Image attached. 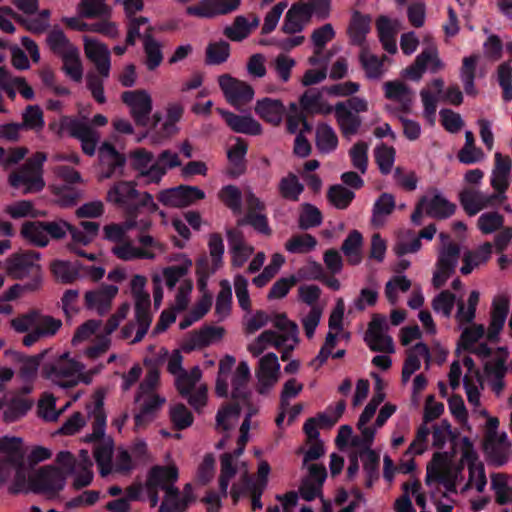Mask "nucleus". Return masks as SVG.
Returning a JSON list of instances; mask_svg holds the SVG:
<instances>
[{"label": "nucleus", "mask_w": 512, "mask_h": 512, "mask_svg": "<svg viewBox=\"0 0 512 512\" xmlns=\"http://www.w3.org/2000/svg\"><path fill=\"white\" fill-rule=\"evenodd\" d=\"M364 341L374 352L393 353V339L384 333L365 335Z\"/></svg>", "instance_id": "63"}, {"label": "nucleus", "mask_w": 512, "mask_h": 512, "mask_svg": "<svg viewBox=\"0 0 512 512\" xmlns=\"http://www.w3.org/2000/svg\"><path fill=\"white\" fill-rule=\"evenodd\" d=\"M509 312V300L506 297H498L493 300L491 320L487 332V339L490 342H497Z\"/></svg>", "instance_id": "18"}, {"label": "nucleus", "mask_w": 512, "mask_h": 512, "mask_svg": "<svg viewBox=\"0 0 512 512\" xmlns=\"http://www.w3.org/2000/svg\"><path fill=\"white\" fill-rule=\"evenodd\" d=\"M278 189L284 199L298 201L299 196L304 191V185L299 182L298 177L294 173L290 172L280 180Z\"/></svg>", "instance_id": "43"}, {"label": "nucleus", "mask_w": 512, "mask_h": 512, "mask_svg": "<svg viewBox=\"0 0 512 512\" xmlns=\"http://www.w3.org/2000/svg\"><path fill=\"white\" fill-rule=\"evenodd\" d=\"M219 86L227 101L232 105L247 104L253 99L254 90L252 86L228 74L219 77Z\"/></svg>", "instance_id": "11"}, {"label": "nucleus", "mask_w": 512, "mask_h": 512, "mask_svg": "<svg viewBox=\"0 0 512 512\" xmlns=\"http://www.w3.org/2000/svg\"><path fill=\"white\" fill-rule=\"evenodd\" d=\"M100 166V179H111L115 176H124V167L127 162L125 154L117 151L110 142H103L98 149Z\"/></svg>", "instance_id": "7"}, {"label": "nucleus", "mask_w": 512, "mask_h": 512, "mask_svg": "<svg viewBox=\"0 0 512 512\" xmlns=\"http://www.w3.org/2000/svg\"><path fill=\"white\" fill-rule=\"evenodd\" d=\"M22 439L19 437L3 436L0 438V453L6 455V462L16 468H22L24 453Z\"/></svg>", "instance_id": "28"}, {"label": "nucleus", "mask_w": 512, "mask_h": 512, "mask_svg": "<svg viewBox=\"0 0 512 512\" xmlns=\"http://www.w3.org/2000/svg\"><path fill=\"white\" fill-rule=\"evenodd\" d=\"M482 192L466 187L459 192V202L469 216H475L483 209Z\"/></svg>", "instance_id": "39"}, {"label": "nucleus", "mask_w": 512, "mask_h": 512, "mask_svg": "<svg viewBox=\"0 0 512 512\" xmlns=\"http://www.w3.org/2000/svg\"><path fill=\"white\" fill-rule=\"evenodd\" d=\"M248 150V144L247 142L238 137L236 138V143L234 146H232L228 152L227 157L232 164V169L230 171V174L233 177H238L242 175L246 170V164H245V156L247 154Z\"/></svg>", "instance_id": "32"}, {"label": "nucleus", "mask_w": 512, "mask_h": 512, "mask_svg": "<svg viewBox=\"0 0 512 512\" xmlns=\"http://www.w3.org/2000/svg\"><path fill=\"white\" fill-rule=\"evenodd\" d=\"M113 456V442L108 440L98 444L94 449V458L100 466V473L102 476L110 473L111 462Z\"/></svg>", "instance_id": "48"}, {"label": "nucleus", "mask_w": 512, "mask_h": 512, "mask_svg": "<svg viewBox=\"0 0 512 512\" xmlns=\"http://www.w3.org/2000/svg\"><path fill=\"white\" fill-rule=\"evenodd\" d=\"M379 455L368 449V452L363 454V469L366 475L365 486L371 488L375 480L379 478Z\"/></svg>", "instance_id": "53"}, {"label": "nucleus", "mask_w": 512, "mask_h": 512, "mask_svg": "<svg viewBox=\"0 0 512 512\" xmlns=\"http://www.w3.org/2000/svg\"><path fill=\"white\" fill-rule=\"evenodd\" d=\"M22 128L39 131L43 129L45 122L43 111L38 105H28L22 114Z\"/></svg>", "instance_id": "59"}, {"label": "nucleus", "mask_w": 512, "mask_h": 512, "mask_svg": "<svg viewBox=\"0 0 512 512\" xmlns=\"http://www.w3.org/2000/svg\"><path fill=\"white\" fill-rule=\"evenodd\" d=\"M316 146L322 153H330L337 148L338 137L329 124L322 123L318 126L316 132Z\"/></svg>", "instance_id": "41"}, {"label": "nucleus", "mask_w": 512, "mask_h": 512, "mask_svg": "<svg viewBox=\"0 0 512 512\" xmlns=\"http://www.w3.org/2000/svg\"><path fill=\"white\" fill-rule=\"evenodd\" d=\"M117 293V286L102 284L99 289L85 293V306L88 309L96 308L99 315H104L111 308V302Z\"/></svg>", "instance_id": "15"}, {"label": "nucleus", "mask_w": 512, "mask_h": 512, "mask_svg": "<svg viewBox=\"0 0 512 512\" xmlns=\"http://www.w3.org/2000/svg\"><path fill=\"white\" fill-rule=\"evenodd\" d=\"M385 97L400 104V111L409 113L413 102L412 90L402 81H387L384 83Z\"/></svg>", "instance_id": "20"}, {"label": "nucleus", "mask_w": 512, "mask_h": 512, "mask_svg": "<svg viewBox=\"0 0 512 512\" xmlns=\"http://www.w3.org/2000/svg\"><path fill=\"white\" fill-rule=\"evenodd\" d=\"M153 28L149 27L143 34V50L145 53V65L149 71H154L163 61L161 44L152 35Z\"/></svg>", "instance_id": "24"}, {"label": "nucleus", "mask_w": 512, "mask_h": 512, "mask_svg": "<svg viewBox=\"0 0 512 512\" xmlns=\"http://www.w3.org/2000/svg\"><path fill=\"white\" fill-rule=\"evenodd\" d=\"M169 416L174 428L177 430H184L190 427L194 421L193 414L182 403L171 407Z\"/></svg>", "instance_id": "55"}, {"label": "nucleus", "mask_w": 512, "mask_h": 512, "mask_svg": "<svg viewBox=\"0 0 512 512\" xmlns=\"http://www.w3.org/2000/svg\"><path fill=\"white\" fill-rule=\"evenodd\" d=\"M177 480L178 469L176 466H153L148 472L145 483L150 505L155 507L158 504V489L164 490V487L168 485V482H176Z\"/></svg>", "instance_id": "9"}, {"label": "nucleus", "mask_w": 512, "mask_h": 512, "mask_svg": "<svg viewBox=\"0 0 512 512\" xmlns=\"http://www.w3.org/2000/svg\"><path fill=\"white\" fill-rule=\"evenodd\" d=\"M219 198L233 213L241 212L242 193L237 186L226 185L222 187L219 192Z\"/></svg>", "instance_id": "56"}, {"label": "nucleus", "mask_w": 512, "mask_h": 512, "mask_svg": "<svg viewBox=\"0 0 512 512\" xmlns=\"http://www.w3.org/2000/svg\"><path fill=\"white\" fill-rule=\"evenodd\" d=\"M388 60V56L382 55L378 57L377 55L369 53L367 49H362L359 54V61L365 71L366 77L369 79H379L384 73V62Z\"/></svg>", "instance_id": "30"}, {"label": "nucleus", "mask_w": 512, "mask_h": 512, "mask_svg": "<svg viewBox=\"0 0 512 512\" xmlns=\"http://www.w3.org/2000/svg\"><path fill=\"white\" fill-rule=\"evenodd\" d=\"M498 427V418L490 417L487 420L484 450L497 461L498 465H502L505 461V457L498 447V444L506 439V434L499 437L497 434Z\"/></svg>", "instance_id": "22"}, {"label": "nucleus", "mask_w": 512, "mask_h": 512, "mask_svg": "<svg viewBox=\"0 0 512 512\" xmlns=\"http://www.w3.org/2000/svg\"><path fill=\"white\" fill-rule=\"evenodd\" d=\"M72 138L81 142V148L84 154L93 156L100 139L99 133L84 120H80L76 130L72 133Z\"/></svg>", "instance_id": "26"}, {"label": "nucleus", "mask_w": 512, "mask_h": 512, "mask_svg": "<svg viewBox=\"0 0 512 512\" xmlns=\"http://www.w3.org/2000/svg\"><path fill=\"white\" fill-rule=\"evenodd\" d=\"M363 244L362 234L358 230H352L342 243L341 251L347 257L350 265H358L362 261L361 246Z\"/></svg>", "instance_id": "33"}, {"label": "nucleus", "mask_w": 512, "mask_h": 512, "mask_svg": "<svg viewBox=\"0 0 512 512\" xmlns=\"http://www.w3.org/2000/svg\"><path fill=\"white\" fill-rule=\"evenodd\" d=\"M371 16L354 11L348 26V35L352 45L362 46L371 29Z\"/></svg>", "instance_id": "23"}, {"label": "nucleus", "mask_w": 512, "mask_h": 512, "mask_svg": "<svg viewBox=\"0 0 512 512\" xmlns=\"http://www.w3.org/2000/svg\"><path fill=\"white\" fill-rule=\"evenodd\" d=\"M349 156L354 168L365 174L368 167V145L363 141L355 143L349 150Z\"/></svg>", "instance_id": "60"}, {"label": "nucleus", "mask_w": 512, "mask_h": 512, "mask_svg": "<svg viewBox=\"0 0 512 512\" xmlns=\"http://www.w3.org/2000/svg\"><path fill=\"white\" fill-rule=\"evenodd\" d=\"M460 255V245L456 242L450 241L439 249L435 266L438 269H442L443 272H450L454 274Z\"/></svg>", "instance_id": "27"}, {"label": "nucleus", "mask_w": 512, "mask_h": 512, "mask_svg": "<svg viewBox=\"0 0 512 512\" xmlns=\"http://www.w3.org/2000/svg\"><path fill=\"white\" fill-rule=\"evenodd\" d=\"M217 112L223 117L227 126L236 133L257 136L262 133L261 124L248 115H237L233 112L217 108Z\"/></svg>", "instance_id": "16"}, {"label": "nucleus", "mask_w": 512, "mask_h": 512, "mask_svg": "<svg viewBox=\"0 0 512 512\" xmlns=\"http://www.w3.org/2000/svg\"><path fill=\"white\" fill-rule=\"evenodd\" d=\"M63 65L61 70L72 81L80 83L83 79V64L80 57L79 49H72L61 59Z\"/></svg>", "instance_id": "35"}, {"label": "nucleus", "mask_w": 512, "mask_h": 512, "mask_svg": "<svg viewBox=\"0 0 512 512\" xmlns=\"http://www.w3.org/2000/svg\"><path fill=\"white\" fill-rule=\"evenodd\" d=\"M461 460L467 463L468 465L469 480L465 487L468 488L474 479L476 469L478 468L480 462L478 461V454L474 449L472 441L470 440L469 437L466 436L462 438Z\"/></svg>", "instance_id": "49"}, {"label": "nucleus", "mask_w": 512, "mask_h": 512, "mask_svg": "<svg viewBox=\"0 0 512 512\" xmlns=\"http://www.w3.org/2000/svg\"><path fill=\"white\" fill-rule=\"evenodd\" d=\"M317 240L308 233L293 235L286 243L285 249L294 254H304L315 249Z\"/></svg>", "instance_id": "44"}, {"label": "nucleus", "mask_w": 512, "mask_h": 512, "mask_svg": "<svg viewBox=\"0 0 512 512\" xmlns=\"http://www.w3.org/2000/svg\"><path fill=\"white\" fill-rule=\"evenodd\" d=\"M285 107L281 100L265 97L258 100L255 106L256 114L265 122L277 126L285 114Z\"/></svg>", "instance_id": "19"}, {"label": "nucleus", "mask_w": 512, "mask_h": 512, "mask_svg": "<svg viewBox=\"0 0 512 512\" xmlns=\"http://www.w3.org/2000/svg\"><path fill=\"white\" fill-rule=\"evenodd\" d=\"M5 355H11L13 360L22 363L20 375L24 379H31L36 375L40 362L44 357V353L37 356H25L12 350H6Z\"/></svg>", "instance_id": "38"}, {"label": "nucleus", "mask_w": 512, "mask_h": 512, "mask_svg": "<svg viewBox=\"0 0 512 512\" xmlns=\"http://www.w3.org/2000/svg\"><path fill=\"white\" fill-rule=\"evenodd\" d=\"M334 113L337 124L344 138L350 139L358 133L362 119L359 115L351 112L345 102H338L334 106Z\"/></svg>", "instance_id": "17"}, {"label": "nucleus", "mask_w": 512, "mask_h": 512, "mask_svg": "<svg viewBox=\"0 0 512 512\" xmlns=\"http://www.w3.org/2000/svg\"><path fill=\"white\" fill-rule=\"evenodd\" d=\"M175 482H168V485L164 487L165 497L159 507L158 512H185L188 503L192 500L191 484H186L184 487L185 495L180 498V491L174 486Z\"/></svg>", "instance_id": "14"}, {"label": "nucleus", "mask_w": 512, "mask_h": 512, "mask_svg": "<svg viewBox=\"0 0 512 512\" xmlns=\"http://www.w3.org/2000/svg\"><path fill=\"white\" fill-rule=\"evenodd\" d=\"M46 43L51 52L61 59L72 49H78L59 28H54L48 33Z\"/></svg>", "instance_id": "36"}, {"label": "nucleus", "mask_w": 512, "mask_h": 512, "mask_svg": "<svg viewBox=\"0 0 512 512\" xmlns=\"http://www.w3.org/2000/svg\"><path fill=\"white\" fill-rule=\"evenodd\" d=\"M456 205L449 202L441 194L436 193L431 199L427 198L425 212L436 219H446L455 213Z\"/></svg>", "instance_id": "31"}, {"label": "nucleus", "mask_w": 512, "mask_h": 512, "mask_svg": "<svg viewBox=\"0 0 512 512\" xmlns=\"http://www.w3.org/2000/svg\"><path fill=\"white\" fill-rule=\"evenodd\" d=\"M224 35L231 41L240 42L250 34L249 22L245 16H236L231 26L225 27Z\"/></svg>", "instance_id": "57"}, {"label": "nucleus", "mask_w": 512, "mask_h": 512, "mask_svg": "<svg viewBox=\"0 0 512 512\" xmlns=\"http://www.w3.org/2000/svg\"><path fill=\"white\" fill-rule=\"evenodd\" d=\"M81 264L66 260H53L50 270L53 276L63 284H72L80 277Z\"/></svg>", "instance_id": "29"}, {"label": "nucleus", "mask_w": 512, "mask_h": 512, "mask_svg": "<svg viewBox=\"0 0 512 512\" xmlns=\"http://www.w3.org/2000/svg\"><path fill=\"white\" fill-rule=\"evenodd\" d=\"M66 485V474L52 465L44 466L30 478V488L34 493L43 494L48 499L56 498Z\"/></svg>", "instance_id": "5"}, {"label": "nucleus", "mask_w": 512, "mask_h": 512, "mask_svg": "<svg viewBox=\"0 0 512 512\" xmlns=\"http://www.w3.org/2000/svg\"><path fill=\"white\" fill-rule=\"evenodd\" d=\"M140 192L134 181L120 180L108 190L106 200L119 207L139 198Z\"/></svg>", "instance_id": "21"}, {"label": "nucleus", "mask_w": 512, "mask_h": 512, "mask_svg": "<svg viewBox=\"0 0 512 512\" xmlns=\"http://www.w3.org/2000/svg\"><path fill=\"white\" fill-rule=\"evenodd\" d=\"M32 403L23 398L13 399L8 407L3 412V421L6 423H13L25 416L31 409Z\"/></svg>", "instance_id": "52"}, {"label": "nucleus", "mask_w": 512, "mask_h": 512, "mask_svg": "<svg viewBox=\"0 0 512 512\" xmlns=\"http://www.w3.org/2000/svg\"><path fill=\"white\" fill-rule=\"evenodd\" d=\"M504 217L498 212L483 213L477 221V226L483 234H491L502 228Z\"/></svg>", "instance_id": "62"}, {"label": "nucleus", "mask_w": 512, "mask_h": 512, "mask_svg": "<svg viewBox=\"0 0 512 512\" xmlns=\"http://www.w3.org/2000/svg\"><path fill=\"white\" fill-rule=\"evenodd\" d=\"M354 198L355 193L341 184L332 185L327 191L328 201L339 210L347 209Z\"/></svg>", "instance_id": "42"}, {"label": "nucleus", "mask_w": 512, "mask_h": 512, "mask_svg": "<svg viewBox=\"0 0 512 512\" xmlns=\"http://www.w3.org/2000/svg\"><path fill=\"white\" fill-rule=\"evenodd\" d=\"M220 291L216 297L215 313L219 320L228 316L232 304V288L230 282L226 279L220 281Z\"/></svg>", "instance_id": "45"}, {"label": "nucleus", "mask_w": 512, "mask_h": 512, "mask_svg": "<svg viewBox=\"0 0 512 512\" xmlns=\"http://www.w3.org/2000/svg\"><path fill=\"white\" fill-rule=\"evenodd\" d=\"M421 357L424 358L426 362H429L431 358L429 348L423 342L415 344L409 350V352L407 353V357L404 361L403 367L415 373L421 367Z\"/></svg>", "instance_id": "46"}, {"label": "nucleus", "mask_w": 512, "mask_h": 512, "mask_svg": "<svg viewBox=\"0 0 512 512\" xmlns=\"http://www.w3.org/2000/svg\"><path fill=\"white\" fill-rule=\"evenodd\" d=\"M230 55V45L226 41L210 43L206 48L205 61L209 65L224 63Z\"/></svg>", "instance_id": "50"}, {"label": "nucleus", "mask_w": 512, "mask_h": 512, "mask_svg": "<svg viewBox=\"0 0 512 512\" xmlns=\"http://www.w3.org/2000/svg\"><path fill=\"white\" fill-rule=\"evenodd\" d=\"M46 159L47 156L44 152H36L17 171L9 175L10 186L15 189L24 186L23 194L42 191L45 186L42 173Z\"/></svg>", "instance_id": "2"}, {"label": "nucleus", "mask_w": 512, "mask_h": 512, "mask_svg": "<svg viewBox=\"0 0 512 512\" xmlns=\"http://www.w3.org/2000/svg\"><path fill=\"white\" fill-rule=\"evenodd\" d=\"M395 208V198L390 193H382L375 201L372 209V223L375 226L383 225L385 217Z\"/></svg>", "instance_id": "37"}, {"label": "nucleus", "mask_w": 512, "mask_h": 512, "mask_svg": "<svg viewBox=\"0 0 512 512\" xmlns=\"http://www.w3.org/2000/svg\"><path fill=\"white\" fill-rule=\"evenodd\" d=\"M69 222L57 218L53 221H25L20 230L21 237L35 247L48 246L50 239L60 241L67 235Z\"/></svg>", "instance_id": "1"}, {"label": "nucleus", "mask_w": 512, "mask_h": 512, "mask_svg": "<svg viewBox=\"0 0 512 512\" xmlns=\"http://www.w3.org/2000/svg\"><path fill=\"white\" fill-rule=\"evenodd\" d=\"M85 54L94 63L98 73L103 78L109 77L111 68L110 51L105 44L85 37Z\"/></svg>", "instance_id": "13"}, {"label": "nucleus", "mask_w": 512, "mask_h": 512, "mask_svg": "<svg viewBox=\"0 0 512 512\" xmlns=\"http://www.w3.org/2000/svg\"><path fill=\"white\" fill-rule=\"evenodd\" d=\"M41 254L37 251L27 250L22 253H14L7 259V273L14 279L31 277L25 283L27 291H35L41 285V266L34 261L39 260Z\"/></svg>", "instance_id": "3"}, {"label": "nucleus", "mask_w": 512, "mask_h": 512, "mask_svg": "<svg viewBox=\"0 0 512 512\" xmlns=\"http://www.w3.org/2000/svg\"><path fill=\"white\" fill-rule=\"evenodd\" d=\"M241 0H200L197 5L188 6L186 14L198 18L211 19L237 11Z\"/></svg>", "instance_id": "10"}, {"label": "nucleus", "mask_w": 512, "mask_h": 512, "mask_svg": "<svg viewBox=\"0 0 512 512\" xmlns=\"http://www.w3.org/2000/svg\"><path fill=\"white\" fill-rule=\"evenodd\" d=\"M478 60L479 56L476 54L464 57L462 60L460 78L463 83L464 91L469 96H475L477 94L474 81L476 77V67Z\"/></svg>", "instance_id": "34"}, {"label": "nucleus", "mask_w": 512, "mask_h": 512, "mask_svg": "<svg viewBox=\"0 0 512 512\" xmlns=\"http://www.w3.org/2000/svg\"><path fill=\"white\" fill-rule=\"evenodd\" d=\"M130 167L136 171V179H144V184H153L154 173L152 172L153 162L156 157L153 152L146 148H136L128 154Z\"/></svg>", "instance_id": "12"}, {"label": "nucleus", "mask_w": 512, "mask_h": 512, "mask_svg": "<svg viewBox=\"0 0 512 512\" xmlns=\"http://www.w3.org/2000/svg\"><path fill=\"white\" fill-rule=\"evenodd\" d=\"M323 216L321 211L310 203L302 204L298 224L302 230L318 227L322 224Z\"/></svg>", "instance_id": "47"}, {"label": "nucleus", "mask_w": 512, "mask_h": 512, "mask_svg": "<svg viewBox=\"0 0 512 512\" xmlns=\"http://www.w3.org/2000/svg\"><path fill=\"white\" fill-rule=\"evenodd\" d=\"M497 81L502 88V98L505 102L512 100V66L503 62L497 68Z\"/></svg>", "instance_id": "58"}, {"label": "nucleus", "mask_w": 512, "mask_h": 512, "mask_svg": "<svg viewBox=\"0 0 512 512\" xmlns=\"http://www.w3.org/2000/svg\"><path fill=\"white\" fill-rule=\"evenodd\" d=\"M231 398L233 402L224 404L216 414V425L224 431H228L231 428L229 423H227V419L239 417L241 405L248 403V400L253 398V392L248 388V385L232 384Z\"/></svg>", "instance_id": "8"}, {"label": "nucleus", "mask_w": 512, "mask_h": 512, "mask_svg": "<svg viewBox=\"0 0 512 512\" xmlns=\"http://www.w3.org/2000/svg\"><path fill=\"white\" fill-rule=\"evenodd\" d=\"M177 259L182 260L181 264L168 266L163 269V277L168 289H173L177 282L187 275L189 269L192 267V260L185 254H180Z\"/></svg>", "instance_id": "40"}, {"label": "nucleus", "mask_w": 512, "mask_h": 512, "mask_svg": "<svg viewBox=\"0 0 512 512\" xmlns=\"http://www.w3.org/2000/svg\"><path fill=\"white\" fill-rule=\"evenodd\" d=\"M182 162L179 155L169 149L161 151L153 162L152 172L154 173L153 184H160L168 170L179 167Z\"/></svg>", "instance_id": "25"}, {"label": "nucleus", "mask_w": 512, "mask_h": 512, "mask_svg": "<svg viewBox=\"0 0 512 512\" xmlns=\"http://www.w3.org/2000/svg\"><path fill=\"white\" fill-rule=\"evenodd\" d=\"M84 368L81 362L70 357L69 352H64L54 361L43 365L42 375L62 388H73L78 384V380L72 377L82 372Z\"/></svg>", "instance_id": "4"}, {"label": "nucleus", "mask_w": 512, "mask_h": 512, "mask_svg": "<svg viewBox=\"0 0 512 512\" xmlns=\"http://www.w3.org/2000/svg\"><path fill=\"white\" fill-rule=\"evenodd\" d=\"M208 248L212 258V272H216L223 264L224 254V242L219 233L210 234Z\"/></svg>", "instance_id": "61"}, {"label": "nucleus", "mask_w": 512, "mask_h": 512, "mask_svg": "<svg viewBox=\"0 0 512 512\" xmlns=\"http://www.w3.org/2000/svg\"><path fill=\"white\" fill-rule=\"evenodd\" d=\"M81 15L85 18L109 17L111 8L106 0H81Z\"/></svg>", "instance_id": "51"}, {"label": "nucleus", "mask_w": 512, "mask_h": 512, "mask_svg": "<svg viewBox=\"0 0 512 512\" xmlns=\"http://www.w3.org/2000/svg\"><path fill=\"white\" fill-rule=\"evenodd\" d=\"M225 330L223 327L204 326L194 336V344L198 347H206L213 341L219 340L223 337Z\"/></svg>", "instance_id": "64"}, {"label": "nucleus", "mask_w": 512, "mask_h": 512, "mask_svg": "<svg viewBox=\"0 0 512 512\" xmlns=\"http://www.w3.org/2000/svg\"><path fill=\"white\" fill-rule=\"evenodd\" d=\"M375 161L383 175L391 172L395 160V149L382 143L374 151Z\"/></svg>", "instance_id": "54"}, {"label": "nucleus", "mask_w": 512, "mask_h": 512, "mask_svg": "<svg viewBox=\"0 0 512 512\" xmlns=\"http://www.w3.org/2000/svg\"><path fill=\"white\" fill-rule=\"evenodd\" d=\"M122 102L130 109V115L139 127H148L153 109L152 98L146 90H128L121 94Z\"/></svg>", "instance_id": "6"}]
</instances>
